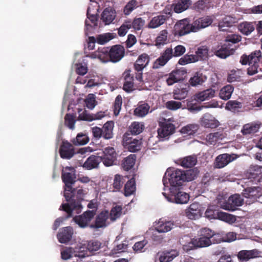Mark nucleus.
<instances>
[{
	"instance_id": "obj_1",
	"label": "nucleus",
	"mask_w": 262,
	"mask_h": 262,
	"mask_svg": "<svg viewBox=\"0 0 262 262\" xmlns=\"http://www.w3.org/2000/svg\"><path fill=\"white\" fill-rule=\"evenodd\" d=\"M83 194L82 189L73 188L72 187L71 191L64 192V196L68 203L62 204L60 209L67 212V217H72L73 211L77 214L81 211L82 206L81 201Z\"/></svg>"
},
{
	"instance_id": "obj_2",
	"label": "nucleus",
	"mask_w": 262,
	"mask_h": 262,
	"mask_svg": "<svg viewBox=\"0 0 262 262\" xmlns=\"http://www.w3.org/2000/svg\"><path fill=\"white\" fill-rule=\"evenodd\" d=\"M197 172L194 169L184 171L179 169L173 170L170 174L169 181L170 187H177L184 182L191 181L196 177Z\"/></svg>"
},
{
	"instance_id": "obj_3",
	"label": "nucleus",
	"mask_w": 262,
	"mask_h": 262,
	"mask_svg": "<svg viewBox=\"0 0 262 262\" xmlns=\"http://www.w3.org/2000/svg\"><path fill=\"white\" fill-rule=\"evenodd\" d=\"M261 58V52L259 50H255L249 55H243L240 59V63L243 65L248 64L249 67L247 69V73L249 75H253L258 72L259 63Z\"/></svg>"
},
{
	"instance_id": "obj_4",
	"label": "nucleus",
	"mask_w": 262,
	"mask_h": 262,
	"mask_svg": "<svg viewBox=\"0 0 262 262\" xmlns=\"http://www.w3.org/2000/svg\"><path fill=\"white\" fill-rule=\"evenodd\" d=\"M169 194L166 196L165 193L163 195L167 200L172 203L177 204H186L189 200V195L187 193L182 191L178 187H170Z\"/></svg>"
},
{
	"instance_id": "obj_5",
	"label": "nucleus",
	"mask_w": 262,
	"mask_h": 262,
	"mask_svg": "<svg viewBox=\"0 0 262 262\" xmlns=\"http://www.w3.org/2000/svg\"><path fill=\"white\" fill-rule=\"evenodd\" d=\"M61 178L63 182L64 183L66 191H71L72 185L76 182V174L74 168L72 167H66L65 170H62Z\"/></svg>"
},
{
	"instance_id": "obj_6",
	"label": "nucleus",
	"mask_w": 262,
	"mask_h": 262,
	"mask_svg": "<svg viewBox=\"0 0 262 262\" xmlns=\"http://www.w3.org/2000/svg\"><path fill=\"white\" fill-rule=\"evenodd\" d=\"M193 27V23L190 24L186 19L181 20L175 25L174 35L182 36L190 32H195Z\"/></svg>"
},
{
	"instance_id": "obj_7",
	"label": "nucleus",
	"mask_w": 262,
	"mask_h": 262,
	"mask_svg": "<svg viewBox=\"0 0 262 262\" xmlns=\"http://www.w3.org/2000/svg\"><path fill=\"white\" fill-rule=\"evenodd\" d=\"M260 190L259 187H251L245 189L243 195L246 199V203L250 205L255 202L261 195Z\"/></svg>"
},
{
	"instance_id": "obj_8",
	"label": "nucleus",
	"mask_w": 262,
	"mask_h": 262,
	"mask_svg": "<svg viewBox=\"0 0 262 262\" xmlns=\"http://www.w3.org/2000/svg\"><path fill=\"white\" fill-rule=\"evenodd\" d=\"M130 135L128 133H125L123 136V142L129 151L136 152L141 149L142 139H133Z\"/></svg>"
},
{
	"instance_id": "obj_9",
	"label": "nucleus",
	"mask_w": 262,
	"mask_h": 262,
	"mask_svg": "<svg viewBox=\"0 0 262 262\" xmlns=\"http://www.w3.org/2000/svg\"><path fill=\"white\" fill-rule=\"evenodd\" d=\"M244 203V199L238 194H235L230 196L227 201L223 205V208L229 210L234 211L237 207L241 206Z\"/></svg>"
},
{
	"instance_id": "obj_10",
	"label": "nucleus",
	"mask_w": 262,
	"mask_h": 262,
	"mask_svg": "<svg viewBox=\"0 0 262 262\" xmlns=\"http://www.w3.org/2000/svg\"><path fill=\"white\" fill-rule=\"evenodd\" d=\"M159 126L158 134L160 138L168 137L174 133L176 129L174 125L166 119L159 122Z\"/></svg>"
},
{
	"instance_id": "obj_11",
	"label": "nucleus",
	"mask_w": 262,
	"mask_h": 262,
	"mask_svg": "<svg viewBox=\"0 0 262 262\" xmlns=\"http://www.w3.org/2000/svg\"><path fill=\"white\" fill-rule=\"evenodd\" d=\"M95 215V211L88 210L83 212L81 215H76L73 217L74 222L81 228H85L88 226L89 223Z\"/></svg>"
},
{
	"instance_id": "obj_12",
	"label": "nucleus",
	"mask_w": 262,
	"mask_h": 262,
	"mask_svg": "<svg viewBox=\"0 0 262 262\" xmlns=\"http://www.w3.org/2000/svg\"><path fill=\"white\" fill-rule=\"evenodd\" d=\"M124 54L125 49L122 46L114 45L109 49L110 61L117 62L124 57Z\"/></svg>"
},
{
	"instance_id": "obj_13",
	"label": "nucleus",
	"mask_w": 262,
	"mask_h": 262,
	"mask_svg": "<svg viewBox=\"0 0 262 262\" xmlns=\"http://www.w3.org/2000/svg\"><path fill=\"white\" fill-rule=\"evenodd\" d=\"M173 50L172 48H166L160 56L155 61L153 68L158 69L164 66L172 58Z\"/></svg>"
},
{
	"instance_id": "obj_14",
	"label": "nucleus",
	"mask_w": 262,
	"mask_h": 262,
	"mask_svg": "<svg viewBox=\"0 0 262 262\" xmlns=\"http://www.w3.org/2000/svg\"><path fill=\"white\" fill-rule=\"evenodd\" d=\"M213 21L212 16H204L199 17L193 22V27L195 32L205 28L211 25Z\"/></svg>"
},
{
	"instance_id": "obj_15",
	"label": "nucleus",
	"mask_w": 262,
	"mask_h": 262,
	"mask_svg": "<svg viewBox=\"0 0 262 262\" xmlns=\"http://www.w3.org/2000/svg\"><path fill=\"white\" fill-rule=\"evenodd\" d=\"M75 154L74 147L68 141H63L59 149L60 156L62 159H70Z\"/></svg>"
},
{
	"instance_id": "obj_16",
	"label": "nucleus",
	"mask_w": 262,
	"mask_h": 262,
	"mask_svg": "<svg viewBox=\"0 0 262 262\" xmlns=\"http://www.w3.org/2000/svg\"><path fill=\"white\" fill-rule=\"evenodd\" d=\"M233 156V155H231L228 154H223L219 155L215 158L214 167L216 168L224 167L235 159Z\"/></svg>"
},
{
	"instance_id": "obj_17",
	"label": "nucleus",
	"mask_w": 262,
	"mask_h": 262,
	"mask_svg": "<svg viewBox=\"0 0 262 262\" xmlns=\"http://www.w3.org/2000/svg\"><path fill=\"white\" fill-rule=\"evenodd\" d=\"M237 256L240 261H248L260 256V252L255 249L251 250H243L240 251Z\"/></svg>"
},
{
	"instance_id": "obj_18",
	"label": "nucleus",
	"mask_w": 262,
	"mask_h": 262,
	"mask_svg": "<svg viewBox=\"0 0 262 262\" xmlns=\"http://www.w3.org/2000/svg\"><path fill=\"white\" fill-rule=\"evenodd\" d=\"M165 13L168 15H160L154 17L148 23L147 25L148 28L154 29L164 24L166 20L171 15L170 11L168 12H165Z\"/></svg>"
},
{
	"instance_id": "obj_19",
	"label": "nucleus",
	"mask_w": 262,
	"mask_h": 262,
	"mask_svg": "<svg viewBox=\"0 0 262 262\" xmlns=\"http://www.w3.org/2000/svg\"><path fill=\"white\" fill-rule=\"evenodd\" d=\"M73 234L72 228L68 226L61 229L58 233L57 236L60 243L66 244L71 239Z\"/></svg>"
},
{
	"instance_id": "obj_20",
	"label": "nucleus",
	"mask_w": 262,
	"mask_h": 262,
	"mask_svg": "<svg viewBox=\"0 0 262 262\" xmlns=\"http://www.w3.org/2000/svg\"><path fill=\"white\" fill-rule=\"evenodd\" d=\"M179 242L182 246L183 250L186 252L198 248L194 238L192 239L188 235L181 237L179 239Z\"/></svg>"
},
{
	"instance_id": "obj_21",
	"label": "nucleus",
	"mask_w": 262,
	"mask_h": 262,
	"mask_svg": "<svg viewBox=\"0 0 262 262\" xmlns=\"http://www.w3.org/2000/svg\"><path fill=\"white\" fill-rule=\"evenodd\" d=\"M215 91L212 89H208L196 93L194 95V99L198 102H202L212 98L215 96Z\"/></svg>"
},
{
	"instance_id": "obj_22",
	"label": "nucleus",
	"mask_w": 262,
	"mask_h": 262,
	"mask_svg": "<svg viewBox=\"0 0 262 262\" xmlns=\"http://www.w3.org/2000/svg\"><path fill=\"white\" fill-rule=\"evenodd\" d=\"M231 46L229 44L224 43L219 47V49L215 51L214 54L221 58H226L234 52V49L231 48Z\"/></svg>"
},
{
	"instance_id": "obj_23",
	"label": "nucleus",
	"mask_w": 262,
	"mask_h": 262,
	"mask_svg": "<svg viewBox=\"0 0 262 262\" xmlns=\"http://www.w3.org/2000/svg\"><path fill=\"white\" fill-rule=\"evenodd\" d=\"M130 70H126L123 74L124 82L123 89L126 92H130L133 90L134 88V76L130 74Z\"/></svg>"
},
{
	"instance_id": "obj_24",
	"label": "nucleus",
	"mask_w": 262,
	"mask_h": 262,
	"mask_svg": "<svg viewBox=\"0 0 262 262\" xmlns=\"http://www.w3.org/2000/svg\"><path fill=\"white\" fill-rule=\"evenodd\" d=\"M91 57L93 58H98L104 62L110 61L109 48H99L91 54Z\"/></svg>"
},
{
	"instance_id": "obj_25",
	"label": "nucleus",
	"mask_w": 262,
	"mask_h": 262,
	"mask_svg": "<svg viewBox=\"0 0 262 262\" xmlns=\"http://www.w3.org/2000/svg\"><path fill=\"white\" fill-rule=\"evenodd\" d=\"M202 126L206 128H215L219 126V122L210 114H205L201 120Z\"/></svg>"
},
{
	"instance_id": "obj_26",
	"label": "nucleus",
	"mask_w": 262,
	"mask_h": 262,
	"mask_svg": "<svg viewBox=\"0 0 262 262\" xmlns=\"http://www.w3.org/2000/svg\"><path fill=\"white\" fill-rule=\"evenodd\" d=\"M101 160L102 159L100 156L91 155L86 160L82 166L84 168L88 170L96 168L98 167Z\"/></svg>"
},
{
	"instance_id": "obj_27",
	"label": "nucleus",
	"mask_w": 262,
	"mask_h": 262,
	"mask_svg": "<svg viewBox=\"0 0 262 262\" xmlns=\"http://www.w3.org/2000/svg\"><path fill=\"white\" fill-rule=\"evenodd\" d=\"M108 216V211H105L101 212L97 216L95 224L92 225L91 227L95 228H100L105 227L106 226V222Z\"/></svg>"
},
{
	"instance_id": "obj_28",
	"label": "nucleus",
	"mask_w": 262,
	"mask_h": 262,
	"mask_svg": "<svg viewBox=\"0 0 262 262\" xmlns=\"http://www.w3.org/2000/svg\"><path fill=\"white\" fill-rule=\"evenodd\" d=\"M174 226L173 222L167 221L163 219H160L157 224L156 230L159 233L167 232L171 230Z\"/></svg>"
},
{
	"instance_id": "obj_29",
	"label": "nucleus",
	"mask_w": 262,
	"mask_h": 262,
	"mask_svg": "<svg viewBox=\"0 0 262 262\" xmlns=\"http://www.w3.org/2000/svg\"><path fill=\"white\" fill-rule=\"evenodd\" d=\"M200 236L204 237L206 239L214 241L215 243H220L221 241L219 237V234H216L214 231L207 228H204L200 230Z\"/></svg>"
},
{
	"instance_id": "obj_30",
	"label": "nucleus",
	"mask_w": 262,
	"mask_h": 262,
	"mask_svg": "<svg viewBox=\"0 0 262 262\" xmlns=\"http://www.w3.org/2000/svg\"><path fill=\"white\" fill-rule=\"evenodd\" d=\"M114 122L113 121H107L103 125L102 129V137L105 139H111L113 138V128Z\"/></svg>"
},
{
	"instance_id": "obj_31",
	"label": "nucleus",
	"mask_w": 262,
	"mask_h": 262,
	"mask_svg": "<svg viewBox=\"0 0 262 262\" xmlns=\"http://www.w3.org/2000/svg\"><path fill=\"white\" fill-rule=\"evenodd\" d=\"M115 12L110 8H105L101 14V19L105 25L110 24L116 17Z\"/></svg>"
},
{
	"instance_id": "obj_32",
	"label": "nucleus",
	"mask_w": 262,
	"mask_h": 262,
	"mask_svg": "<svg viewBox=\"0 0 262 262\" xmlns=\"http://www.w3.org/2000/svg\"><path fill=\"white\" fill-rule=\"evenodd\" d=\"M207 77L203 73L197 72L189 80V83L192 86H196L202 84L206 80Z\"/></svg>"
},
{
	"instance_id": "obj_33",
	"label": "nucleus",
	"mask_w": 262,
	"mask_h": 262,
	"mask_svg": "<svg viewBox=\"0 0 262 262\" xmlns=\"http://www.w3.org/2000/svg\"><path fill=\"white\" fill-rule=\"evenodd\" d=\"M255 28L253 23L244 21L241 23L238 26V30L243 34L246 35H249L252 32Z\"/></svg>"
},
{
	"instance_id": "obj_34",
	"label": "nucleus",
	"mask_w": 262,
	"mask_h": 262,
	"mask_svg": "<svg viewBox=\"0 0 262 262\" xmlns=\"http://www.w3.org/2000/svg\"><path fill=\"white\" fill-rule=\"evenodd\" d=\"M209 48L206 46H201L198 48L194 55L196 61L204 60L208 57Z\"/></svg>"
},
{
	"instance_id": "obj_35",
	"label": "nucleus",
	"mask_w": 262,
	"mask_h": 262,
	"mask_svg": "<svg viewBox=\"0 0 262 262\" xmlns=\"http://www.w3.org/2000/svg\"><path fill=\"white\" fill-rule=\"evenodd\" d=\"M179 255V252L176 250L165 251L160 255L159 261L160 262H169Z\"/></svg>"
},
{
	"instance_id": "obj_36",
	"label": "nucleus",
	"mask_w": 262,
	"mask_h": 262,
	"mask_svg": "<svg viewBox=\"0 0 262 262\" xmlns=\"http://www.w3.org/2000/svg\"><path fill=\"white\" fill-rule=\"evenodd\" d=\"M136 160V156L131 154L125 158L122 162V167L124 170L128 171L131 169L135 164Z\"/></svg>"
},
{
	"instance_id": "obj_37",
	"label": "nucleus",
	"mask_w": 262,
	"mask_h": 262,
	"mask_svg": "<svg viewBox=\"0 0 262 262\" xmlns=\"http://www.w3.org/2000/svg\"><path fill=\"white\" fill-rule=\"evenodd\" d=\"M128 23L130 25V29L135 31H140L142 29L145 25V20L141 17H135L133 20L128 19Z\"/></svg>"
},
{
	"instance_id": "obj_38",
	"label": "nucleus",
	"mask_w": 262,
	"mask_h": 262,
	"mask_svg": "<svg viewBox=\"0 0 262 262\" xmlns=\"http://www.w3.org/2000/svg\"><path fill=\"white\" fill-rule=\"evenodd\" d=\"M190 3V0H180L172 5L173 10L176 13H181L188 8Z\"/></svg>"
},
{
	"instance_id": "obj_39",
	"label": "nucleus",
	"mask_w": 262,
	"mask_h": 262,
	"mask_svg": "<svg viewBox=\"0 0 262 262\" xmlns=\"http://www.w3.org/2000/svg\"><path fill=\"white\" fill-rule=\"evenodd\" d=\"M232 17L230 16H226L221 21H219L218 27L221 31H225L227 28L231 27L233 24Z\"/></svg>"
},
{
	"instance_id": "obj_40",
	"label": "nucleus",
	"mask_w": 262,
	"mask_h": 262,
	"mask_svg": "<svg viewBox=\"0 0 262 262\" xmlns=\"http://www.w3.org/2000/svg\"><path fill=\"white\" fill-rule=\"evenodd\" d=\"M259 128V125L257 124L251 123L245 124L242 129L243 135H249L257 132Z\"/></svg>"
},
{
	"instance_id": "obj_41",
	"label": "nucleus",
	"mask_w": 262,
	"mask_h": 262,
	"mask_svg": "<svg viewBox=\"0 0 262 262\" xmlns=\"http://www.w3.org/2000/svg\"><path fill=\"white\" fill-rule=\"evenodd\" d=\"M242 107L243 104L241 102L236 100H229L226 104L225 109L233 113H237Z\"/></svg>"
},
{
	"instance_id": "obj_42",
	"label": "nucleus",
	"mask_w": 262,
	"mask_h": 262,
	"mask_svg": "<svg viewBox=\"0 0 262 262\" xmlns=\"http://www.w3.org/2000/svg\"><path fill=\"white\" fill-rule=\"evenodd\" d=\"M234 87L231 85H227L221 89L220 92V98L224 100H227L231 98L233 92Z\"/></svg>"
},
{
	"instance_id": "obj_43",
	"label": "nucleus",
	"mask_w": 262,
	"mask_h": 262,
	"mask_svg": "<svg viewBox=\"0 0 262 262\" xmlns=\"http://www.w3.org/2000/svg\"><path fill=\"white\" fill-rule=\"evenodd\" d=\"M216 217L217 219L229 224H233L236 220L234 215L222 211L216 212Z\"/></svg>"
},
{
	"instance_id": "obj_44",
	"label": "nucleus",
	"mask_w": 262,
	"mask_h": 262,
	"mask_svg": "<svg viewBox=\"0 0 262 262\" xmlns=\"http://www.w3.org/2000/svg\"><path fill=\"white\" fill-rule=\"evenodd\" d=\"M140 3L137 0H130L124 6L123 13L125 15H129L135 9L138 8Z\"/></svg>"
},
{
	"instance_id": "obj_45",
	"label": "nucleus",
	"mask_w": 262,
	"mask_h": 262,
	"mask_svg": "<svg viewBox=\"0 0 262 262\" xmlns=\"http://www.w3.org/2000/svg\"><path fill=\"white\" fill-rule=\"evenodd\" d=\"M181 165L185 168L193 167L197 162L196 158L195 156H189L186 157L180 160Z\"/></svg>"
},
{
	"instance_id": "obj_46",
	"label": "nucleus",
	"mask_w": 262,
	"mask_h": 262,
	"mask_svg": "<svg viewBox=\"0 0 262 262\" xmlns=\"http://www.w3.org/2000/svg\"><path fill=\"white\" fill-rule=\"evenodd\" d=\"M224 136L222 132H217L210 133L206 136V140L210 144H212L220 140H222Z\"/></svg>"
},
{
	"instance_id": "obj_47",
	"label": "nucleus",
	"mask_w": 262,
	"mask_h": 262,
	"mask_svg": "<svg viewBox=\"0 0 262 262\" xmlns=\"http://www.w3.org/2000/svg\"><path fill=\"white\" fill-rule=\"evenodd\" d=\"M144 128V125L142 123L134 122L129 127V131L132 135H137L142 132Z\"/></svg>"
},
{
	"instance_id": "obj_48",
	"label": "nucleus",
	"mask_w": 262,
	"mask_h": 262,
	"mask_svg": "<svg viewBox=\"0 0 262 262\" xmlns=\"http://www.w3.org/2000/svg\"><path fill=\"white\" fill-rule=\"evenodd\" d=\"M150 107L147 103L139 105L134 111V114L138 117H144L148 113Z\"/></svg>"
},
{
	"instance_id": "obj_49",
	"label": "nucleus",
	"mask_w": 262,
	"mask_h": 262,
	"mask_svg": "<svg viewBox=\"0 0 262 262\" xmlns=\"http://www.w3.org/2000/svg\"><path fill=\"white\" fill-rule=\"evenodd\" d=\"M135 181L134 178L128 180L124 185V195L129 196L135 191Z\"/></svg>"
},
{
	"instance_id": "obj_50",
	"label": "nucleus",
	"mask_w": 262,
	"mask_h": 262,
	"mask_svg": "<svg viewBox=\"0 0 262 262\" xmlns=\"http://www.w3.org/2000/svg\"><path fill=\"white\" fill-rule=\"evenodd\" d=\"M199 126L194 124H190L181 128L182 134L192 135L194 134L198 130Z\"/></svg>"
},
{
	"instance_id": "obj_51",
	"label": "nucleus",
	"mask_w": 262,
	"mask_h": 262,
	"mask_svg": "<svg viewBox=\"0 0 262 262\" xmlns=\"http://www.w3.org/2000/svg\"><path fill=\"white\" fill-rule=\"evenodd\" d=\"M168 32L166 30H162L156 39V46L163 45L167 43Z\"/></svg>"
},
{
	"instance_id": "obj_52",
	"label": "nucleus",
	"mask_w": 262,
	"mask_h": 262,
	"mask_svg": "<svg viewBox=\"0 0 262 262\" xmlns=\"http://www.w3.org/2000/svg\"><path fill=\"white\" fill-rule=\"evenodd\" d=\"M242 71L232 70L228 74L227 80L229 82L239 81L241 78Z\"/></svg>"
},
{
	"instance_id": "obj_53",
	"label": "nucleus",
	"mask_w": 262,
	"mask_h": 262,
	"mask_svg": "<svg viewBox=\"0 0 262 262\" xmlns=\"http://www.w3.org/2000/svg\"><path fill=\"white\" fill-rule=\"evenodd\" d=\"M194 241H195L196 247H198V248L208 247L211 244L215 243L214 241L206 239L202 236H200L198 238H194Z\"/></svg>"
},
{
	"instance_id": "obj_54",
	"label": "nucleus",
	"mask_w": 262,
	"mask_h": 262,
	"mask_svg": "<svg viewBox=\"0 0 262 262\" xmlns=\"http://www.w3.org/2000/svg\"><path fill=\"white\" fill-rule=\"evenodd\" d=\"M196 57H194L193 54H189V53L185 55L183 57L181 58L178 63L181 65H185L188 63H193L197 62L196 59Z\"/></svg>"
},
{
	"instance_id": "obj_55",
	"label": "nucleus",
	"mask_w": 262,
	"mask_h": 262,
	"mask_svg": "<svg viewBox=\"0 0 262 262\" xmlns=\"http://www.w3.org/2000/svg\"><path fill=\"white\" fill-rule=\"evenodd\" d=\"M84 102L86 106L90 110H93L97 104L95 96L93 94H89Z\"/></svg>"
},
{
	"instance_id": "obj_56",
	"label": "nucleus",
	"mask_w": 262,
	"mask_h": 262,
	"mask_svg": "<svg viewBox=\"0 0 262 262\" xmlns=\"http://www.w3.org/2000/svg\"><path fill=\"white\" fill-rule=\"evenodd\" d=\"M124 184L123 177L120 174H116L114 179L113 184V188L116 190L119 191L122 188Z\"/></svg>"
},
{
	"instance_id": "obj_57",
	"label": "nucleus",
	"mask_w": 262,
	"mask_h": 262,
	"mask_svg": "<svg viewBox=\"0 0 262 262\" xmlns=\"http://www.w3.org/2000/svg\"><path fill=\"white\" fill-rule=\"evenodd\" d=\"M122 210V207L120 206H116L113 207L109 213L111 220L115 221L119 218L121 214Z\"/></svg>"
},
{
	"instance_id": "obj_58",
	"label": "nucleus",
	"mask_w": 262,
	"mask_h": 262,
	"mask_svg": "<svg viewBox=\"0 0 262 262\" xmlns=\"http://www.w3.org/2000/svg\"><path fill=\"white\" fill-rule=\"evenodd\" d=\"M76 120L75 116L71 114H67L64 117V124L70 129H73L75 127Z\"/></svg>"
},
{
	"instance_id": "obj_59",
	"label": "nucleus",
	"mask_w": 262,
	"mask_h": 262,
	"mask_svg": "<svg viewBox=\"0 0 262 262\" xmlns=\"http://www.w3.org/2000/svg\"><path fill=\"white\" fill-rule=\"evenodd\" d=\"M188 92L187 88H183L175 90L173 93L174 99L182 100L185 98L187 96Z\"/></svg>"
},
{
	"instance_id": "obj_60",
	"label": "nucleus",
	"mask_w": 262,
	"mask_h": 262,
	"mask_svg": "<svg viewBox=\"0 0 262 262\" xmlns=\"http://www.w3.org/2000/svg\"><path fill=\"white\" fill-rule=\"evenodd\" d=\"M134 69L137 72L136 74V78L139 81H143V70L144 67L142 64L135 62L134 65Z\"/></svg>"
},
{
	"instance_id": "obj_61",
	"label": "nucleus",
	"mask_w": 262,
	"mask_h": 262,
	"mask_svg": "<svg viewBox=\"0 0 262 262\" xmlns=\"http://www.w3.org/2000/svg\"><path fill=\"white\" fill-rule=\"evenodd\" d=\"M165 105L167 108L172 111L177 110L182 107V103L181 102L173 100L168 101Z\"/></svg>"
},
{
	"instance_id": "obj_62",
	"label": "nucleus",
	"mask_w": 262,
	"mask_h": 262,
	"mask_svg": "<svg viewBox=\"0 0 262 262\" xmlns=\"http://www.w3.org/2000/svg\"><path fill=\"white\" fill-rule=\"evenodd\" d=\"M262 173V166L257 165L254 166L250 169V174L253 178L258 179L261 176Z\"/></svg>"
},
{
	"instance_id": "obj_63",
	"label": "nucleus",
	"mask_w": 262,
	"mask_h": 262,
	"mask_svg": "<svg viewBox=\"0 0 262 262\" xmlns=\"http://www.w3.org/2000/svg\"><path fill=\"white\" fill-rule=\"evenodd\" d=\"M130 29V25L128 23V20H127L119 28L118 31V35L120 36H124Z\"/></svg>"
},
{
	"instance_id": "obj_64",
	"label": "nucleus",
	"mask_w": 262,
	"mask_h": 262,
	"mask_svg": "<svg viewBox=\"0 0 262 262\" xmlns=\"http://www.w3.org/2000/svg\"><path fill=\"white\" fill-rule=\"evenodd\" d=\"M149 61V57L146 53L140 55L136 60V62L142 64L144 67H146Z\"/></svg>"
}]
</instances>
